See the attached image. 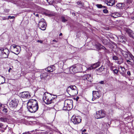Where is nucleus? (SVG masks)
Returning a JSON list of instances; mask_svg holds the SVG:
<instances>
[{"label": "nucleus", "instance_id": "37", "mask_svg": "<svg viewBox=\"0 0 134 134\" xmlns=\"http://www.w3.org/2000/svg\"><path fill=\"white\" fill-rule=\"evenodd\" d=\"M113 59L115 60H118V58L116 56H114L113 57Z\"/></svg>", "mask_w": 134, "mask_h": 134}, {"label": "nucleus", "instance_id": "42", "mask_svg": "<svg viewBox=\"0 0 134 134\" xmlns=\"http://www.w3.org/2000/svg\"><path fill=\"white\" fill-rule=\"evenodd\" d=\"M70 89L69 87H68L66 90L67 92L68 93L70 91Z\"/></svg>", "mask_w": 134, "mask_h": 134}, {"label": "nucleus", "instance_id": "39", "mask_svg": "<svg viewBox=\"0 0 134 134\" xmlns=\"http://www.w3.org/2000/svg\"><path fill=\"white\" fill-rule=\"evenodd\" d=\"M3 111L4 113H7V109L6 108H4L3 110Z\"/></svg>", "mask_w": 134, "mask_h": 134}, {"label": "nucleus", "instance_id": "17", "mask_svg": "<svg viewBox=\"0 0 134 134\" xmlns=\"http://www.w3.org/2000/svg\"><path fill=\"white\" fill-rule=\"evenodd\" d=\"M120 51L121 52L123 56L125 58V59H126V58L129 57V55H132V54H130L128 53L127 52L124 51L121 49L120 50Z\"/></svg>", "mask_w": 134, "mask_h": 134}, {"label": "nucleus", "instance_id": "7", "mask_svg": "<svg viewBox=\"0 0 134 134\" xmlns=\"http://www.w3.org/2000/svg\"><path fill=\"white\" fill-rule=\"evenodd\" d=\"M46 26V23L43 19H42L38 23V27L41 30H44Z\"/></svg>", "mask_w": 134, "mask_h": 134}, {"label": "nucleus", "instance_id": "15", "mask_svg": "<svg viewBox=\"0 0 134 134\" xmlns=\"http://www.w3.org/2000/svg\"><path fill=\"white\" fill-rule=\"evenodd\" d=\"M93 96L94 97V99L96 98H98L100 97L101 95L98 91H93Z\"/></svg>", "mask_w": 134, "mask_h": 134}, {"label": "nucleus", "instance_id": "13", "mask_svg": "<svg viewBox=\"0 0 134 134\" xmlns=\"http://www.w3.org/2000/svg\"><path fill=\"white\" fill-rule=\"evenodd\" d=\"M64 103L66 105H68L69 109H72L73 106V101L70 99H67L64 102Z\"/></svg>", "mask_w": 134, "mask_h": 134}, {"label": "nucleus", "instance_id": "2", "mask_svg": "<svg viewBox=\"0 0 134 134\" xmlns=\"http://www.w3.org/2000/svg\"><path fill=\"white\" fill-rule=\"evenodd\" d=\"M82 70V66L78 64L71 67L69 69L70 72L72 74L81 72Z\"/></svg>", "mask_w": 134, "mask_h": 134}, {"label": "nucleus", "instance_id": "53", "mask_svg": "<svg viewBox=\"0 0 134 134\" xmlns=\"http://www.w3.org/2000/svg\"><path fill=\"white\" fill-rule=\"evenodd\" d=\"M2 129H3L4 131H5V130H6V127Z\"/></svg>", "mask_w": 134, "mask_h": 134}, {"label": "nucleus", "instance_id": "55", "mask_svg": "<svg viewBox=\"0 0 134 134\" xmlns=\"http://www.w3.org/2000/svg\"><path fill=\"white\" fill-rule=\"evenodd\" d=\"M62 35V33H60V34H59V36H61Z\"/></svg>", "mask_w": 134, "mask_h": 134}, {"label": "nucleus", "instance_id": "11", "mask_svg": "<svg viewBox=\"0 0 134 134\" xmlns=\"http://www.w3.org/2000/svg\"><path fill=\"white\" fill-rule=\"evenodd\" d=\"M27 108L28 111L31 113H35L37 110L38 108H37L35 107L32 106L31 105L30 106V105L27 104Z\"/></svg>", "mask_w": 134, "mask_h": 134}, {"label": "nucleus", "instance_id": "57", "mask_svg": "<svg viewBox=\"0 0 134 134\" xmlns=\"http://www.w3.org/2000/svg\"><path fill=\"white\" fill-rule=\"evenodd\" d=\"M94 97H93V98H92V100L93 101V100H94Z\"/></svg>", "mask_w": 134, "mask_h": 134}, {"label": "nucleus", "instance_id": "38", "mask_svg": "<svg viewBox=\"0 0 134 134\" xmlns=\"http://www.w3.org/2000/svg\"><path fill=\"white\" fill-rule=\"evenodd\" d=\"M115 74H117L118 73V70L117 69H115L113 70Z\"/></svg>", "mask_w": 134, "mask_h": 134}, {"label": "nucleus", "instance_id": "33", "mask_svg": "<svg viewBox=\"0 0 134 134\" xmlns=\"http://www.w3.org/2000/svg\"><path fill=\"white\" fill-rule=\"evenodd\" d=\"M132 119V116L130 115V116H128L127 117H126L125 118V119L127 120L128 121H131V119Z\"/></svg>", "mask_w": 134, "mask_h": 134}, {"label": "nucleus", "instance_id": "21", "mask_svg": "<svg viewBox=\"0 0 134 134\" xmlns=\"http://www.w3.org/2000/svg\"><path fill=\"white\" fill-rule=\"evenodd\" d=\"M95 46L97 50H99L101 48L106 49V48L103 46L101 45L99 43H96L95 44Z\"/></svg>", "mask_w": 134, "mask_h": 134}, {"label": "nucleus", "instance_id": "35", "mask_svg": "<svg viewBox=\"0 0 134 134\" xmlns=\"http://www.w3.org/2000/svg\"><path fill=\"white\" fill-rule=\"evenodd\" d=\"M61 19L62 21L63 22H65L67 21V20L65 19V17L64 16H62L61 17Z\"/></svg>", "mask_w": 134, "mask_h": 134}, {"label": "nucleus", "instance_id": "6", "mask_svg": "<svg viewBox=\"0 0 134 134\" xmlns=\"http://www.w3.org/2000/svg\"><path fill=\"white\" fill-rule=\"evenodd\" d=\"M18 105L17 101L15 99L12 100L8 104V106L11 110H14Z\"/></svg>", "mask_w": 134, "mask_h": 134}, {"label": "nucleus", "instance_id": "22", "mask_svg": "<svg viewBox=\"0 0 134 134\" xmlns=\"http://www.w3.org/2000/svg\"><path fill=\"white\" fill-rule=\"evenodd\" d=\"M115 0H108L107 1V4L108 5L112 6L115 4Z\"/></svg>", "mask_w": 134, "mask_h": 134}, {"label": "nucleus", "instance_id": "16", "mask_svg": "<svg viewBox=\"0 0 134 134\" xmlns=\"http://www.w3.org/2000/svg\"><path fill=\"white\" fill-rule=\"evenodd\" d=\"M100 62H98L97 63H95L91 66L90 67L88 68V69L89 70H91L93 69H95L100 65Z\"/></svg>", "mask_w": 134, "mask_h": 134}, {"label": "nucleus", "instance_id": "59", "mask_svg": "<svg viewBox=\"0 0 134 134\" xmlns=\"http://www.w3.org/2000/svg\"><path fill=\"white\" fill-rule=\"evenodd\" d=\"M86 131V130H85V129H84V130H83V132H85V131Z\"/></svg>", "mask_w": 134, "mask_h": 134}, {"label": "nucleus", "instance_id": "4", "mask_svg": "<svg viewBox=\"0 0 134 134\" xmlns=\"http://www.w3.org/2000/svg\"><path fill=\"white\" fill-rule=\"evenodd\" d=\"M0 52L1 53V57L4 58H8L9 53V50L5 48L1 49H0Z\"/></svg>", "mask_w": 134, "mask_h": 134}, {"label": "nucleus", "instance_id": "29", "mask_svg": "<svg viewBox=\"0 0 134 134\" xmlns=\"http://www.w3.org/2000/svg\"><path fill=\"white\" fill-rule=\"evenodd\" d=\"M68 105H65V104L64 103V107L63 108V109L64 110H69L71 109H69V108H68Z\"/></svg>", "mask_w": 134, "mask_h": 134}, {"label": "nucleus", "instance_id": "12", "mask_svg": "<svg viewBox=\"0 0 134 134\" xmlns=\"http://www.w3.org/2000/svg\"><path fill=\"white\" fill-rule=\"evenodd\" d=\"M70 89L72 90V92L73 95H77L78 93V90L76 87L75 85L69 86Z\"/></svg>", "mask_w": 134, "mask_h": 134}, {"label": "nucleus", "instance_id": "47", "mask_svg": "<svg viewBox=\"0 0 134 134\" xmlns=\"http://www.w3.org/2000/svg\"><path fill=\"white\" fill-rule=\"evenodd\" d=\"M29 132L28 131V132H24L23 133V134H26L29 133Z\"/></svg>", "mask_w": 134, "mask_h": 134}, {"label": "nucleus", "instance_id": "60", "mask_svg": "<svg viewBox=\"0 0 134 134\" xmlns=\"http://www.w3.org/2000/svg\"><path fill=\"white\" fill-rule=\"evenodd\" d=\"M34 15H35V13H34Z\"/></svg>", "mask_w": 134, "mask_h": 134}, {"label": "nucleus", "instance_id": "40", "mask_svg": "<svg viewBox=\"0 0 134 134\" xmlns=\"http://www.w3.org/2000/svg\"><path fill=\"white\" fill-rule=\"evenodd\" d=\"M103 12L104 13H107L108 12V11L106 9H104L103 10Z\"/></svg>", "mask_w": 134, "mask_h": 134}, {"label": "nucleus", "instance_id": "31", "mask_svg": "<svg viewBox=\"0 0 134 134\" xmlns=\"http://www.w3.org/2000/svg\"><path fill=\"white\" fill-rule=\"evenodd\" d=\"M0 120L1 121L4 122H6L7 121V119L5 118L0 117Z\"/></svg>", "mask_w": 134, "mask_h": 134}, {"label": "nucleus", "instance_id": "34", "mask_svg": "<svg viewBox=\"0 0 134 134\" xmlns=\"http://www.w3.org/2000/svg\"><path fill=\"white\" fill-rule=\"evenodd\" d=\"M77 4L80 7L83 6V4L81 1H78L77 2Z\"/></svg>", "mask_w": 134, "mask_h": 134}, {"label": "nucleus", "instance_id": "50", "mask_svg": "<svg viewBox=\"0 0 134 134\" xmlns=\"http://www.w3.org/2000/svg\"><path fill=\"white\" fill-rule=\"evenodd\" d=\"M79 98V97H77L76 98V100L77 101L78 100V99Z\"/></svg>", "mask_w": 134, "mask_h": 134}, {"label": "nucleus", "instance_id": "5", "mask_svg": "<svg viewBox=\"0 0 134 134\" xmlns=\"http://www.w3.org/2000/svg\"><path fill=\"white\" fill-rule=\"evenodd\" d=\"M106 116L105 112L101 110L96 112L95 118L97 119H101L104 117Z\"/></svg>", "mask_w": 134, "mask_h": 134}, {"label": "nucleus", "instance_id": "56", "mask_svg": "<svg viewBox=\"0 0 134 134\" xmlns=\"http://www.w3.org/2000/svg\"><path fill=\"white\" fill-rule=\"evenodd\" d=\"M121 69H122H122H123L124 70H125V68H124V67H121Z\"/></svg>", "mask_w": 134, "mask_h": 134}, {"label": "nucleus", "instance_id": "43", "mask_svg": "<svg viewBox=\"0 0 134 134\" xmlns=\"http://www.w3.org/2000/svg\"><path fill=\"white\" fill-rule=\"evenodd\" d=\"M7 18H8V17L6 18L5 17H3L2 19L3 20H7V19H7Z\"/></svg>", "mask_w": 134, "mask_h": 134}, {"label": "nucleus", "instance_id": "49", "mask_svg": "<svg viewBox=\"0 0 134 134\" xmlns=\"http://www.w3.org/2000/svg\"><path fill=\"white\" fill-rule=\"evenodd\" d=\"M46 15H48L49 16H51L52 15V14H47Z\"/></svg>", "mask_w": 134, "mask_h": 134}, {"label": "nucleus", "instance_id": "26", "mask_svg": "<svg viewBox=\"0 0 134 134\" xmlns=\"http://www.w3.org/2000/svg\"><path fill=\"white\" fill-rule=\"evenodd\" d=\"M100 40L103 44H107L108 40L106 39L101 38H100Z\"/></svg>", "mask_w": 134, "mask_h": 134}, {"label": "nucleus", "instance_id": "46", "mask_svg": "<svg viewBox=\"0 0 134 134\" xmlns=\"http://www.w3.org/2000/svg\"><path fill=\"white\" fill-rule=\"evenodd\" d=\"M3 125L2 123H0V128L2 127Z\"/></svg>", "mask_w": 134, "mask_h": 134}, {"label": "nucleus", "instance_id": "18", "mask_svg": "<svg viewBox=\"0 0 134 134\" xmlns=\"http://www.w3.org/2000/svg\"><path fill=\"white\" fill-rule=\"evenodd\" d=\"M126 31L129 36L132 37H133L134 34L133 31L132 30L129 29H127Z\"/></svg>", "mask_w": 134, "mask_h": 134}, {"label": "nucleus", "instance_id": "28", "mask_svg": "<svg viewBox=\"0 0 134 134\" xmlns=\"http://www.w3.org/2000/svg\"><path fill=\"white\" fill-rule=\"evenodd\" d=\"M97 7L98 8H107V7L104 6H102L101 4H98L96 5Z\"/></svg>", "mask_w": 134, "mask_h": 134}, {"label": "nucleus", "instance_id": "52", "mask_svg": "<svg viewBox=\"0 0 134 134\" xmlns=\"http://www.w3.org/2000/svg\"><path fill=\"white\" fill-rule=\"evenodd\" d=\"M35 16H36V17H38V16H39V15H38V14H36V15H35Z\"/></svg>", "mask_w": 134, "mask_h": 134}, {"label": "nucleus", "instance_id": "8", "mask_svg": "<svg viewBox=\"0 0 134 134\" xmlns=\"http://www.w3.org/2000/svg\"><path fill=\"white\" fill-rule=\"evenodd\" d=\"M81 117L80 116H73L71 119V121L74 124H77L80 123L81 121Z\"/></svg>", "mask_w": 134, "mask_h": 134}, {"label": "nucleus", "instance_id": "9", "mask_svg": "<svg viewBox=\"0 0 134 134\" xmlns=\"http://www.w3.org/2000/svg\"><path fill=\"white\" fill-rule=\"evenodd\" d=\"M27 104L30 105V106L31 105L32 106L37 107V108H38V102L35 99H31L29 100Z\"/></svg>", "mask_w": 134, "mask_h": 134}, {"label": "nucleus", "instance_id": "24", "mask_svg": "<svg viewBox=\"0 0 134 134\" xmlns=\"http://www.w3.org/2000/svg\"><path fill=\"white\" fill-rule=\"evenodd\" d=\"M125 6V4L123 3H118L116 5V7L118 8H120L121 7H124Z\"/></svg>", "mask_w": 134, "mask_h": 134}, {"label": "nucleus", "instance_id": "1", "mask_svg": "<svg viewBox=\"0 0 134 134\" xmlns=\"http://www.w3.org/2000/svg\"><path fill=\"white\" fill-rule=\"evenodd\" d=\"M46 95V93H44L43 97V100L44 102L47 104H49L52 103H53L54 99L55 98H57V96H54L56 97H52V95L50 94L47 93Z\"/></svg>", "mask_w": 134, "mask_h": 134}, {"label": "nucleus", "instance_id": "23", "mask_svg": "<svg viewBox=\"0 0 134 134\" xmlns=\"http://www.w3.org/2000/svg\"><path fill=\"white\" fill-rule=\"evenodd\" d=\"M86 79L88 81L91 82L92 81V77L90 74H87L85 76Z\"/></svg>", "mask_w": 134, "mask_h": 134}, {"label": "nucleus", "instance_id": "58", "mask_svg": "<svg viewBox=\"0 0 134 134\" xmlns=\"http://www.w3.org/2000/svg\"><path fill=\"white\" fill-rule=\"evenodd\" d=\"M11 69H12L11 68H10L8 70V71L9 72L10 70H11Z\"/></svg>", "mask_w": 134, "mask_h": 134}, {"label": "nucleus", "instance_id": "41", "mask_svg": "<svg viewBox=\"0 0 134 134\" xmlns=\"http://www.w3.org/2000/svg\"><path fill=\"white\" fill-rule=\"evenodd\" d=\"M15 18V17L14 16H8V18L7 19H14V18Z\"/></svg>", "mask_w": 134, "mask_h": 134}, {"label": "nucleus", "instance_id": "32", "mask_svg": "<svg viewBox=\"0 0 134 134\" xmlns=\"http://www.w3.org/2000/svg\"><path fill=\"white\" fill-rule=\"evenodd\" d=\"M48 3L50 5H52L54 2V0H46Z\"/></svg>", "mask_w": 134, "mask_h": 134}, {"label": "nucleus", "instance_id": "19", "mask_svg": "<svg viewBox=\"0 0 134 134\" xmlns=\"http://www.w3.org/2000/svg\"><path fill=\"white\" fill-rule=\"evenodd\" d=\"M55 69V67L54 65H52L47 67L46 70L48 72H52Z\"/></svg>", "mask_w": 134, "mask_h": 134}, {"label": "nucleus", "instance_id": "25", "mask_svg": "<svg viewBox=\"0 0 134 134\" xmlns=\"http://www.w3.org/2000/svg\"><path fill=\"white\" fill-rule=\"evenodd\" d=\"M118 38L120 42L122 43L125 42V39L122 36H119Z\"/></svg>", "mask_w": 134, "mask_h": 134}, {"label": "nucleus", "instance_id": "45", "mask_svg": "<svg viewBox=\"0 0 134 134\" xmlns=\"http://www.w3.org/2000/svg\"><path fill=\"white\" fill-rule=\"evenodd\" d=\"M127 75H129V76H130V75H131V73H130V72L129 71H128L127 72Z\"/></svg>", "mask_w": 134, "mask_h": 134}, {"label": "nucleus", "instance_id": "36", "mask_svg": "<svg viewBox=\"0 0 134 134\" xmlns=\"http://www.w3.org/2000/svg\"><path fill=\"white\" fill-rule=\"evenodd\" d=\"M30 5H31V8H33L35 6V4L33 2H31L29 4Z\"/></svg>", "mask_w": 134, "mask_h": 134}, {"label": "nucleus", "instance_id": "10", "mask_svg": "<svg viewBox=\"0 0 134 134\" xmlns=\"http://www.w3.org/2000/svg\"><path fill=\"white\" fill-rule=\"evenodd\" d=\"M126 59V62L128 64L132 66L134 64V57L132 55Z\"/></svg>", "mask_w": 134, "mask_h": 134}, {"label": "nucleus", "instance_id": "44", "mask_svg": "<svg viewBox=\"0 0 134 134\" xmlns=\"http://www.w3.org/2000/svg\"><path fill=\"white\" fill-rule=\"evenodd\" d=\"M99 83L101 84H104V81H102L99 82Z\"/></svg>", "mask_w": 134, "mask_h": 134}, {"label": "nucleus", "instance_id": "3", "mask_svg": "<svg viewBox=\"0 0 134 134\" xmlns=\"http://www.w3.org/2000/svg\"><path fill=\"white\" fill-rule=\"evenodd\" d=\"M10 49L11 52L16 54H18L19 53L20 47L15 44H13L10 46Z\"/></svg>", "mask_w": 134, "mask_h": 134}, {"label": "nucleus", "instance_id": "51", "mask_svg": "<svg viewBox=\"0 0 134 134\" xmlns=\"http://www.w3.org/2000/svg\"><path fill=\"white\" fill-rule=\"evenodd\" d=\"M1 131L2 132H4V131L3 129H2V130H1Z\"/></svg>", "mask_w": 134, "mask_h": 134}, {"label": "nucleus", "instance_id": "20", "mask_svg": "<svg viewBox=\"0 0 134 134\" xmlns=\"http://www.w3.org/2000/svg\"><path fill=\"white\" fill-rule=\"evenodd\" d=\"M48 76V74L47 73H42L41 74L40 77L42 80H45L46 79Z\"/></svg>", "mask_w": 134, "mask_h": 134}, {"label": "nucleus", "instance_id": "27", "mask_svg": "<svg viewBox=\"0 0 134 134\" xmlns=\"http://www.w3.org/2000/svg\"><path fill=\"white\" fill-rule=\"evenodd\" d=\"M120 15V14L118 13H117L112 14V16L113 17L116 18L118 16H119Z\"/></svg>", "mask_w": 134, "mask_h": 134}, {"label": "nucleus", "instance_id": "48", "mask_svg": "<svg viewBox=\"0 0 134 134\" xmlns=\"http://www.w3.org/2000/svg\"><path fill=\"white\" fill-rule=\"evenodd\" d=\"M37 42H40L41 43H42V42H43V41H41V40H38L37 41Z\"/></svg>", "mask_w": 134, "mask_h": 134}, {"label": "nucleus", "instance_id": "30", "mask_svg": "<svg viewBox=\"0 0 134 134\" xmlns=\"http://www.w3.org/2000/svg\"><path fill=\"white\" fill-rule=\"evenodd\" d=\"M104 68L103 66H102L100 68L97 69V70L101 72L104 70Z\"/></svg>", "mask_w": 134, "mask_h": 134}, {"label": "nucleus", "instance_id": "14", "mask_svg": "<svg viewBox=\"0 0 134 134\" xmlns=\"http://www.w3.org/2000/svg\"><path fill=\"white\" fill-rule=\"evenodd\" d=\"M20 96L23 98L29 99L31 96L28 92H24L21 93Z\"/></svg>", "mask_w": 134, "mask_h": 134}, {"label": "nucleus", "instance_id": "54", "mask_svg": "<svg viewBox=\"0 0 134 134\" xmlns=\"http://www.w3.org/2000/svg\"><path fill=\"white\" fill-rule=\"evenodd\" d=\"M53 42H57V41H56L55 40H53Z\"/></svg>", "mask_w": 134, "mask_h": 134}]
</instances>
